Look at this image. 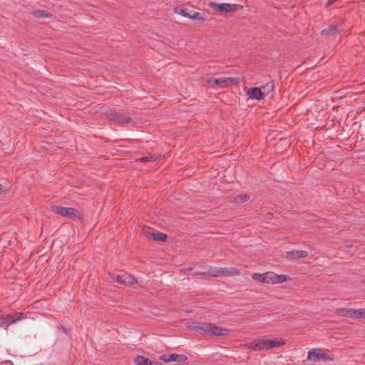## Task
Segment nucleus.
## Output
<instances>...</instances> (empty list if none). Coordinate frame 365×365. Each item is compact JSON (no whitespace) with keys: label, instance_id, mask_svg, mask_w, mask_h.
I'll return each instance as SVG.
<instances>
[{"label":"nucleus","instance_id":"1","mask_svg":"<svg viewBox=\"0 0 365 365\" xmlns=\"http://www.w3.org/2000/svg\"><path fill=\"white\" fill-rule=\"evenodd\" d=\"M189 327L200 334L209 336H227L230 332L229 329L226 328L215 326L212 323L202 322H193L189 325Z\"/></svg>","mask_w":365,"mask_h":365},{"label":"nucleus","instance_id":"2","mask_svg":"<svg viewBox=\"0 0 365 365\" xmlns=\"http://www.w3.org/2000/svg\"><path fill=\"white\" fill-rule=\"evenodd\" d=\"M51 210L55 213L63 217H68L71 220H80L83 219V215L76 209L73 207H65L58 205H53Z\"/></svg>","mask_w":365,"mask_h":365},{"label":"nucleus","instance_id":"3","mask_svg":"<svg viewBox=\"0 0 365 365\" xmlns=\"http://www.w3.org/2000/svg\"><path fill=\"white\" fill-rule=\"evenodd\" d=\"M107 117L110 121L120 126H125L131 122L130 116L125 115L122 111H117L115 109H110L107 113Z\"/></svg>","mask_w":365,"mask_h":365},{"label":"nucleus","instance_id":"4","mask_svg":"<svg viewBox=\"0 0 365 365\" xmlns=\"http://www.w3.org/2000/svg\"><path fill=\"white\" fill-rule=\"evenodd\" d=\"M335 313L340 317L365 319V309L338 308L336 309Z\"/></svg>","mask_w":365,"mask_h":365},{"label":"nucleus","instance_id":"5","mask_svg":"<svg viewBox=\"0 0 365 365\" xmlns=\"http://www.w3.org/2000/svg\"><path fill=\"white\" fill-rule=\"evenodd\" d=\"M240 79L238 78H226V77H222V78H211L207 80V83L210 84V86L212 88L215 87H220V88H225L228 87L232 85H235L239 83Z\"/></svg>","mask_w":365,"mask_h":365},{"label":"nucleus","instance_id":"6","mask_svg":"<svg viewBox=\"0 0 365 365\" xmlns=\"http://www.w3.org/2000/svg\"><path fill=\"white\" fill-rule=\"evenodd\" d=\"M209 6L212 9H217L219 11L225 13L237 11L242 8L240 4L227 3L217 4L215 2H210Z\"/></svg>","mask_w":365,"mask_h":365},{"label":"nucleus","instance_id":"7","mask_svg":"<svg viewBox=\"0 0 365 365\" xmlns=\"http://www.w3.org/2000/svg\"><path fill=\"white\" fill-rule=\"evenodd\" d=\"M110 278L125 286H130L137 282L136 279L128 273H123L122 274H110Z\"/></svg>","mask_w":365,"mask_h":365},{"label":"nucleus","instance_id":"8","mask_svg":"<svg viewBox=\"0 0 365 365\" xmlns=\"http://www.w3.org/2000/svg\"><path fill=\"white\" fill-rule=\"evenodd\" d=\"M143 234L147 237L152 238V240L155 241L164 242L168 238L166 234L151 229L150 227H143Z\"/></svg>","mask_w":365,"mask_h":365},{"label":"nucleus","instance_id":"9","mask_svg":"<svg viewBox=\"0 0 365 365\" xmlns=\"http://www.w3.org/2000/svg\"><path fill=\"white\" fill-rule=\"evenodd\" d=\"M265 283L267 284H279L287 280L288 276L284 274H277L272 272H265Z\"/></svg>","mask_w":365,"mask_h":365},{"label":"nucleus","instance_id":"10","mask_svg":"<svg viewBox=\"0 0 365 365\" xmlns=\"http://www.w3.org/2000/svg\"><path fill=\"white\" fill-rule=\"evenodd\" d=\"M22 313H16L15 315L6 314L0 317V327L7 328L10 324L21 319Z\"/></svg>","mask_w":365,"mask_h":365},{"label":"nucleus","instance_id":"11","mask_svg":"<svg viewBox=\"0 0 365 365\" xmlns=\"http://www.w3.org/2000/svg\"><path fill=\"white\" fill-rule=\"evenodd\" d=\"M160 360L169 363V362H179L184 363L187 360V357L184 354H164L160 356Z\"/></svg>","mask_w":365,"mask_h":365},{"label":"nucleus","instance_id":"12","mask_svg":"<svg viewBox=\"0 0 365 365\" xmlns=\"http://www.w3.org/2000/svg\"><path fill=\"white\" fill-rule=\"evenodd\" d=\"M134 363L135 365H163L159 361H151L141 355H138L134 358Z\"/></svg>","mask_w":365,"mask_h":365},{"label":"nucleus","instance_id":"13","mask_svg":"<svg viewBox=\"0 0 365 365\" xmlns=\"http://www.w3.org/2000/svg\"><path fill=\"white\" fill-rule=\"evenodd\" d=\"M307 256L308 252L305 250H292L287 252V257L292 259L306 258Z\"/></svg>","mask_w":365,"mask_h":365},{"label":"nucleus","instance_id":"14","mask_svg":"<svg viewBox=\"0 0 365 365\" xmlns=\"http://www.w3.org/2000/svg\"><path fill=\"white\" fill-rule=\"evenodd\" d=\"M249 96L252 99L262 100L264 98V93L260 88H252L248 91Z\"/></svg>","mask_w":365,"mask_h":365},{"label":"nucleus","instance_id":"15","mask_svg":"<svg viewBox=\"0 0 365 365\" xmlns=\"http://www.w3.org/2000/svg\"><path fill=\"white\" fill-rule=\"evenodd\" d=\"M240 274V272L235 267H220V277L237 276Z\"/></svg>","mask_w":365,"mask_h":365},{"label":"nucleus","instance_id":"16","mask_svg":"<svg viewBox=\"0 0 365 365\" xmlns=\"http://www.w3.org/2000/svg\"><path fill=\"white\" fill-rule=\"evenodd\" d=\"M322 349H312L308 351L307 360L313 362H317L321 360L320 354H322Z\"/></svg>","mask_w":365,"mask_h":365},{"label":"nucleus","instance_id":"17","mask_svg":"<svg viewBox=\"0 0 365 365\" xmlns=\"http://www.w3.org/2000/svg\"><path fill=\"white\" fill-rule=\"evenodd\" d=\"M268 349L278 346H284L286 342L282 338L267 339Z\"/></svg>","mask_w":365,"mask_h":365},{"label":"nucleus","instance_id":"18","mask_svg":"<svg viewBox=\"0 0 365 365\" xmlns=\"http://www.w3.org/2000/svg\"><path fill=\"white\" fill-rule=\"evenodd\" d=\"M202 274L212 277H220V267H209L208 270L203 272Z\"/></svg>","mask_w":365,"mask_h":365},{"label":"nucleus","instance_id":"19","mask_svg":"<svg viewBox=\"0 0 365 365\" xmlns=\"http://www.w3.org/2000/svg\"><path fill=\"white\" fill-rule=\"evenodd\" d=\"M339 29L337 26L331 25L327 29L322 30V33L327 36H334L339 33Z\"/></svg>","mask_w":365,"mask_h":365},{"label":"nucleus","instance_id":"20","mask_svg":"<svg viewBox=\"0 0 365 365\" xmlns=\"http://www.w3.org/2000/svg\"><path fill=\"white\" fill-rule=\"evenodd\" d=\"M33 16H34L36 18H51L53 16V14L51 13H48L45 10H34L32 12Z\"/></svg>","mask_w":365,"mask_h":365},{"label":"nucleus","instance_id":"21","mask_svg":"<svg viewBox=\"0 0 365 365\" xmlns=\"http://www.w3.org/2000/svg\"><path fill=\"white\" fill-rule=\"evenodd\" d=\"M250 198V196L249 195H240L233 198L231 202L235 204H241L248 201Z\"/></svg>","mask_w":365,"mask_h":365},{"label":"nucleus","instance_id":"22","mask_svg":"<svg viewBox=\"0 0 365 365\" xmlns=\"http://www.w3.org/2000/svg\"><path fill=\"white\" fill-rule=\"evenodd\" d=\"M274 88V82L273 81L267 83L264 86H262V90L264 93V96L268 95L269 93L273 91Z\"/></svg>","mask_w":365,"mask_h":365},{"label":"nucleus","instance_id":"23","mask_svg":"<svg viewBox=\"0 0 365 365\" xmlns=\"http://www.w3.org/2000/svg\"><path fill=\"white\" fill-rule=\"evenodd\" d=\"M267 339H257V344H255L256 346H257L258 351L260 350H267L268 349V344H267Z\"/></svg>","mask_w":365,"mask_h":365},{"label":"nucleus","instance_id":"24","mask_svg":"<svg viewBox=\"0 0 365 365\" xmlns=\"http://www.w3.org/2000/svg\"><path fill=\"white\" fill-rule=\"evenodd\" d=\"M265 273L259 274V273H254L252 274V279L258 282L265 283Z\"/></svg>","mask_w":365,"mask_h":365},{"label":"nucleus","instance_id":"25","mask_svg":"<svg viewBox=\"0 0 365 365\" xmlns=\"http://www.w3.org/2000/svg\"><path fill=\"white\" fill-rule=\"evenodd\" d=\"M159 157H160V155L158 156L155 155H149V156L143 157V158H140L139 160L141 162H143V163L155 162L159 158Z\"/></svg>","mask_w":365,"mask_h":365},{"label":"nucleus","instance_id":"26","mask_svg":"<svg viewBox=\"0 0 365 365\" xmlns=\"http://www.w3.org/2000/svg\"><path fill=\"white\" fill-rule=\"evenodd\" d=\"M320 357H321V360H323L325 361H331L334 360V358L332 356H329L328 354L324 353L323 351H322V354H320Z\"/></svg>","mask_w":365,"mask_h":365},{"label":"nucleus","instance_id":"27","mask_svg":"<svg viewBox=\"0 0 365 365\" xmlns=\"http://www.w3.org/2000/svg\"><path fill=\"white\" fill-rule=\"evenodd\" d=\"M189 18L192 19H198L204 21V19L200 17V14L197 11H192V14H189Z\"/></svg>","mask_w":365,"mask_h":365},{"label":"nucleus","instance_id":"28","mask_svg":"<svg viewBox=\"0 0 365 365\" xmlns=\"http://www.w3.org/2000/svg\"><path fill=\"white\" fill-rule=\"evenodd\" d=\"M257 344V340L250 342L247 344L248 348L253 349L255 351L258 350L257 346H255V344Z\"/></svg>","mask_w":365,"mask_h":365},{"label":"nucleus","instance_id":"29","mask_svg":"<svg viewBox=\"0 0 365 365\" xmlns=\"http://www.w3.org/2000/svg\"><path fill=\"white\" fill-rule=\"evenodd\" d=\"M180 15L185 16V17H189V14L187 13V10L186 9H181L179 12H178Z\"/></svg>","mask_w":365,"mask_h":365},{"label":"nucleus","instance_id":"30","mask_svg":"<svg viewBox=\"0 0 365 365\" xmlns=\"http://www.w3.org/2000/svg\"><path fill=\"white\" fill-rule=\"evenodd\" d=\"M338 1H339V0H328L326 6L329 7V6H331L332 4L337 3Z\"/></svg>","mask_w":365,"mask_h":365},{"label":"nucleus","instance_id":"31","mask_svg":"<svg viewBox=\"0 0 365 365\" xmlns=\"http://www.w3.org/2000/svg\"><path fill=\"white\" fill-rule=\"evenodd\" d=\"M202 274H203V272H195V273L191 274V276L192 277H197L198 275H203Z\"/></svg>","mask_w":365,"mask_h":365},{"label":"nucleus","instance_id":"32","mask_svg":"<svg viewBox=\"0 0 365 365\" xmlns=\"http://www.w3.org/2000/svg\"><path fill=\"white\" fill-rule=\"evenodd\" d=\"M191 270H192V267H189V268H187V269H184V272L185 273H187V272H190Z\"/></svg>","mask_w":365,"mask_h":365},{"label":"nucleus","instance_id":"33","mask_svg":"<svg viewBox=\"0 0 365 365\" xmlns=\"http://www.w3.org/2000/svg\"><path fill=\"white\" fill-rule=\"evenodd\" d=\"M1 188H2V185H0V191L1 190Z\"/></svg>","mask_w":365,"mask_h":365}]
</instances>
